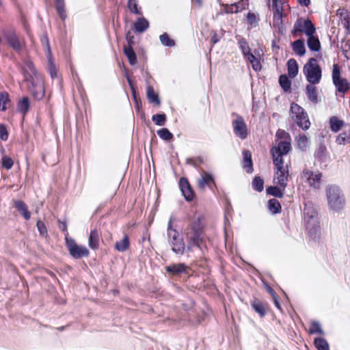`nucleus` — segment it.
Masks as SVG:
<instances>
[{
  "mask_svg": "<svg viewBox=\"0 0 350 350\" xmlns=\"http://www.w3.org/2000/svg\"><path fill=\"white\" fill-rule=\"evenodd\" d=\"M276 137L278 140L271 150L275 165L273 182L283 189H285L287 185L288 168L287 165H284L282 157L291 150L290 137L287 133L282 130L276 133Z\"/></svg>",
  "mask_w": 350,
  "mask_h": 350,
  "instance_id": "nucleus-1",
  "label": "nucleus"
},
{
  "mask_svg": "<svg viewBox=\"0 0 350 350\" xmlns=\"http://www.w3.org/2000/svg\"><path fill=\"white\" fill-rule=\"evenodd\" d=\"M23 72L29 91L35 98L42 99L44 96L43 78L37 72L32 62L27 60L24 62Z\"/></svg>",
  "mask_w": 350,
  "mask_h": 350,
  "instance_id": "nucleus-2",
  "label": "nucleus"
},
{
  "mask_svg": "<svg viewBox=\"0 0 350 350\" xmlns=\"http://www.w3.org/2000/svg\"><path fill=\"white\" fill-rule=\"evenodd\" d=\"M327 205L334 212H340L345 206L346 200L344 193L339 187L328 185L325 189Z\"/></svg>",
  "mask_w": 350,
  "mask_h": 350,
  "instance_id": "nucleus-3",
  "label": "nucleus"
},
{
  "mask_svg": "<svg viewBox=\"0 0 350 350\" xmlns=\"http://www.w3.org/2000/svg\"><path fill=\"white\" fill-rule=\"evenodd\" d=\"M303 72L309 83L317 84L321 79V69L314 58H310L304 65Z\"/></svg>",
  "mask_w": 350,
  "mask_h": 350,
  "instance_id": "nucleus-4",
  "label": "nucleus"
},
{
  "mask_svg": "<svg viewBox=\"0 0 350 350\" xmlns=\"http://www.w3.org/2000/svg\"><path fill=\"white\" fill-rule=\"evenodd\" d=\"M290 117L303 129L307 130L310 126L308 116L305 110L299 105L293 103L290 109Z\"/></svg>",
  "mask_w": 350,
  "mask_h": 350,
  "instance_id": "nucleus-5",
  "label": "nucleus"
},
{
  "mask_svg": "<svg viewBox=\"0 0 350 350\" xmlns=\"http://www.w3.org/2000/svg\"><path fill=\"white\" fill-rule=\"evenodd\" d=\"M66 245L70 256L75 259L87 257L89 255V251L85 246L79 245L72 238L66 237L65 238Z\"/></svg>",
  "mask_w": 350,
  "mask_h": 350,
  "instance_id": "nucleus-6",
  "label": "nucleus"
},
{
  "mask_svg": "<svg viewBox=\"0 0 350 350\" xmlns=\"http://www.w3.org/2000/svg\"><path fill=\"white\" fill-rule=\"evenodd\" d=\"M332 77L333 83L338 92L345 93L349 89V83L345 79L342 77L338 65H334Z\"/></svg>",
  "mask_w": 350,
  "mask_h": 350,
  "instance_id": "nucleus-7",
  "label": "nucleus"
},
{
  "mask_svg": "<svg viewBox=\"0 0 350 350\" xmlns=\"http://www.w3.org/2000/svg\"><path fill=\"white\" fill-rule=\"evenodd\" d=\"M315 31L316 29L311 21L306 18H299L294 25L293 33L296 35L297 32H302L308 36L314 34Z\"/></svg>",
  "mask_w": 350,
  "mask_h": 350,
  "instance_id": "nucleus-8",
  "label": "nucleus"
},
{
  "mask_svg": "<svg viewBox=\"0 0 350 350\" xmlns=\"http://www.w3.org/2000/svg\"><path fill=\"white\" fill-rule=\"evenodd\" d=\"M5 38L10 46L17 53L21 52L24 43L21 41L14 31H8L3 32Z\"/></svg>",
  "mask_w": 350,
  "mask_h": 350,
  "instance_id": "nucleus-9",
  "label": "nucleus"
},
{
  "mask_svg": "<svg viewBox=\"0 0 350 350\" xmlns=\"http://www.w3.org/2000/svg\"><path fill=\"white\" fill-rule=\"evenodd\" d=\"M169 236L171 239V243L172 245V250L178 254L183 252L185 250V245L183 242V239L180 237L179 234L174 230H169Z\"/></svg>",
  "mask_w": 350,
  "mask_h": 350,
  "instance_id": "nucleus-10",
  "label": "nucleus"
},
{
  "mask_svg": "<svg viewBox=\"0 0 350 350\" xmlns=\"http://www.w3.org/2000/svg\"><path fill=\"white\" fill-rule=\"evenodd\" d=\"M232 126L235 134L241 139H245L247 136V129L243 119L238 117L232 122Z\"/></svg>",
  "mask_w": 350,
  "mask_h": 350,
  "instance_id": "nucleus-11",
  "label": "nucleus"
},
{
  "mask_svg": "<svg viewBox=\"0 0 350 350\" xmlns=\"http://www.w3.org/2000/svg\"><path fill=\"white\" fill-rule=\"evenodd\" d=\"M303 178L313 188L317 189L320 186L321 174L309 170L304 172Z\"/></svg>",
  "mask_w": 350,
  "mask_h": 350,
  "instance_id": "nucleus-12",
  "label": "nucleus"
},
{
  "mask_svg": "<svg viewBox=\"0 0 350 350\" xmlns=\"http://www.w3.org/2000/svg\"><path fill=\"white\" fill-rule=\"evenodd\" d=\"M180 187L185 199L187 200H191L194 194L187 180L185 178H181L180 180Z\"/></svg>",
  "mask_w": 350,
  "mask_h": 350,
  "instance_id": "nucleus-13",
  "label": "nucleus"
},
{
  "mask_svg": "<svg viewBox=\"0 0 350 350\" xmlns=\"http://www.w3.org/2000/svg\"><path fill=\"white\" fill-rule=\"evenodd\" d=\"M14 204L15 208L26 220H29L31 218V213L28 210V206L23 201L15 200Z\"/></svg>",
  "mask_w": 350,
  "mask_h": 350,
  "instance_id": "nucleus-14",
  "label": "nucleus"
},
{
  "mask_svg": "<svg viewBox=\"0 0 350 350\" xmlns=\"http://www.w3.org/2000/svg\"><path fill=\"white\" fill-rule=\"evenodd\" d=\"M307 44L309 49L313 51H319L321 49V43L317 36L314 34L308 36Z\"/></svg>",
  "mask_w": 350,
  "mask_h": 350,
  "instance_id": "nucleus-15",
  "label": "nucleus"
},
{
  "mask_svg": "<svg viewBox=\"0 0 350 350\" xmlns=\"http://www.w3.org/2000/svg\"><path fill=\"white\" fill-rule=\"evenodd\" d=\"M213 182V177L206 172H202L200 177L198 180V185L200 189H204L206 185H208Z\"/></svg>",
  "mask_w": 350,
  "mask_h": 350,
  "instance_id": "nucleus-16",
  "label": "nucleus"
},
{
  "mask_svg": "<svg viewBox=\"0 0 350 350\" xmlns=\"http://www.w3.org/2000/svg\"><path fill=\"white\" fill-rule=\"evenodd\" d=\"M287 68L288 76L291 78H295L299 72V66L297 62L294 59H290L287 62Z\"/></svg>",
  "mask_w": 350,
  "mask_h": 350,
  "instance_id": "nucleus-17",
  "label": "nucleus"
},
{
  "mask_svg": "<svg viewBox=\"0 0 350 350\" xmlns=\"http://www.w3.org/2000/svg\"><path fill=\"white\" fill-rule=\"evenodd\" d=\"M99 234L96 230H92L89 237L88 243L92 249H96L98 246Z\"/></svg>",
  "mask_w": 350,
  "mask_h": 350,
  "instance_id": "nucleus-18",
  "label": "nucleus"
},
{
  "mask_svg": "<svg viewBox=\"0 0 350 350\" xmlns=\"http://www.w3.org/2000/svg\"><path fill=\"white\" fill-rule=\"evenodd\" d=\"M312 85H307L306 92L309 100L313 103H317L318 101L317 91V88Z\"/></svg>",
  "mask_w": 350,
  "mask_h": 350,
  "instance_id": "nucleus-19",
  "label": "nucleus"
},
{
  "mask_svg": "<svg viewBox=\"0 0 350 350\" xmlns=\"http://www.w3.org/2000/svg\"><path fill=\"white\" fill-rule=\"evenodd\" d=\"M129 247V240L127 236L124 235L120 241L115 244V248L118 252H124Z\"/></svg>",
  "mask_w": 350,
  "mask_h": 350,
  "instance_id": "nucleus-20",
  "label": "nucleus"
},
{
  "mask_svg": "<svg viewBox=\"0 0 350 350\" xmlns=\"http://www.w3.org/2000/svg\"><path fill=\"white\" fill-rule=\"evenodd\" d=\"M292 46L293 51L297 55L302 56L306 53V48L303 40H297L293 43Z\"/></svg>",
  "mask_w": 350,
  "mask_h": 350,
  "instance_id": "nucleus-21",
  "label": "nucleus"
},
{
  "mask_svg": "<svg viewBox=\"0 0 350 350\" xmlns=\"http://www.w3.org/2000/svg\"><path fill=\"white\" fill-rule=\"evenodd\" d=\"M329 124L332 131L336 133L344 126V122L336 117H332L329 120Z\"/></svg>",
  "mask_w": 350,
  "mask_h": 350,
  "instance_id": "nucleus-22",
  "label": "nucleus"
},
{
  "mask_svg": "<svg viewBox=\"0 0 350 350\" xmlns=\"http://www.w3.org/2000/svg\"><path fill=\"white\" fill-rule=\"evenodd\" d=\"M186 267L183 264L172 265L166 267V271L172 274L176 275L185 271Z\"/></svg>",
  "mask_w": 350,
  "mask_h": 350,
  "instance_id": "nucleus-23",
  "label": "nucleus"
},
{
  "mask_svg": "<svg viewBox=\"0 0 350 350\" xmlns=\"http://www.w3.org/2000/svg\"><path fill=\"white\" fill-rule=\"evenodd\" d=\"M244 163L243 167L247 172H252V154L249 151H245L243 152Z\"/></svg>",
  "mask_w": 350,
  "mask_h": 350,
  "instance_id": "nucleus-24",
  "label": "nucleus"
},
{
  "mask_svg": "<svg viewBox=\"0 0 350 350\" xmlns=\"http://www.w3.org/2000/svg\"><path fill=\"white\" fill-rule=\"evenodd\" d=\"M199 236V232L193 229H190L186 232L187 239L192 243L193 245L198 244Z\"/></svg>",
  "mask_w": 350,
  "mask_h": 350,
  "instance_id": "nucleus-25",
  "label": "nucleus"
},
{
  "mask_svg": "<svg viewBox=\"0 0 350 350\" xmlns=\"http://www.w3.org/2000/svg\"><path fill=\"white\" fill-rule=\"evenodd\" d=\"M46 57H47V60H48V66H47L48 71H49L51 78H55L57 77V71L55 65L53 62V60L52 58V55H51L50 56H46Z\"/></svg>",
  "mask_w": 350,
  "mask_h": 350,
  "instance_id": "nucleus-26",
  "label": "nucleus"
},
{
  "mask_svg": "<svg viewBox=\"0 0 350 350\" xmlns=\"http://www.w3.org/2000/svg\"><path fill=\"white\" fill-rule=\"evenodd\" d=\"M10 100L9 98V95L7 92H1L0 93V110L5 111L8 108V105H9Z\"/></svg>",
  "mask_w": 350,
  "mask_h": 350,
  "instance_id": "nucleus-27",
  "label": "nucleus"
},
{
  "mask_svg": "<svg viewBox=\"0 0 350 350\" xmlns=\"http://www.w3.org/2000/svg\"><path fill=\"white\" fill-rule=\"evenodd\" d=\"M17 107L19 111L25 114L28 111L29 107V98L27 97H24L18 102Z\"/></svg>",
  "mask_w": 350,
  "mask_h": 350,
  "instance_id": "nucleus-28",
  "label": "nucleus"
},
{
  "mask_svg": "<svg viewBox=\"0 0 350 350\" xmlns=\"http://www.w3.org/2000/svg\"><path fill=\"white\" fill-rule=\"evenodd\" d=\"M148 22L144 18L138 19L135 23V28L137 31L142 32L148 27Z\"/></svg>",
  "mask_w": 350,
  "mask_h": 350,
  "instance_id": "nucleus-29",
  "label": "nucleus"
},
{
  "mask_svg": "<svg viewBox=\"0 0 350 350\" xmlns=\"http://www.w3.org/2000/svg\"><path fill=\"white\" fill-rule=\"evenodd\" d=\"M268 208L272 213L275 214L280 211L281 206L277 200L271 199L268 201Z\"/></svg>",
  "mask_w": 350,
  "mask_h": 350,
  "instance_id": "nucleus-30",
  "label": "nucleus"
},
{
  "mask_svg": "<svg viewBox=\"0 0 350 350\" xmlns=\"http://www.w3.org/2000/svg\"><path fill=\"white\" fill-rule=\"evenodd\" d=\"M147 96L149 100L152 103H155L157 105L160 104L159 99L158 98L157 94L154 92L153 88L150 86H148L147 88Z\"/></svg>",
  "mask_w": 350,
  "mask_h": 350,
  "instance_id": "nucleus-31",
  "label": "nucleus"
},
{
  "mask_svg": "<svg viewBox=\"0 0 350 350\" xmlns=\"http://www.w3.org/2000/svg\"><path fill=\"white\" fill-rule=\"evenodd\" d=\"M124 53L126 55L129 62L131 64L134 65L137 62L136 55L135 52L131 47H126L124 49Z\"/></svg>",
  "mask_w": 350,
  "mask_h": 350,
  "instance_id": "nucleus-32",
  "label": "nucleus"
},
{
  "mask_svg": "<svg viewBox=\"0 0 350 350\" xmlns=\"http://www.w3.org/2000/svg\"><path fill=\"white\" fill-rule=\"evenodd\" d=\"M279 83L284 91L290 90L291 83L286 75H281L279 79Z\"/></svg>",
  "mask_w": 350,
  "mask_h": 350,
  "instance_id": "nucleus-33",
  "label": "nucleus"
},
{
  "mask_svg": "<svg viewBox=\"0 0 350 350\" xmlns=\"http://www.w3.org/2000/svg\"><path fill=\"white\" fill-rule=\"evenodd\" d=\"M283 188L280 189L277 187H269L267 189V192L273 196L282 198L284 194Z\"/></svg>",
  "mask_w": 350,
  "mask_h": 350,
  "instance_id": "nucleus-34",
  "label": "nucleus"
},
{
  "mask_svg": "<svg viewBox=\"0 0 350 350\" xmlns=\"http://www.w3.org/2000/svg\"><path fill=\"white\" fill-rule=\"evenodd\" d=\"M314 345L319 350H329L328 343L322 338H316L314 340Z\"/></svg>",
  "mask_w": 350,
  "mask_h": 350,
  "instance_id": "nucleus-35",
  "label": "nucleus"
},
{
  "mask_svg": "<svg viewBox=\"0 0 350 350\" xmlns=\"http://www.w3.org/2000/svg\"><path fill=\"white\" fill-rule=\"evenodd\" d=\"M56 7L57 11L60 16V18L63 20L66 18V14L64 11V0H56Z\"/></svg>",
  "mask_w": 350,
  "mask_h": 350,
  "instance_id": "nucleus-36",
  "label": "nucleus"
},
{
  "mask_svg": "<svg viewBox=\"0 0 350 350\" xmlns=\"http://www.w3.org/2000/svg\"><path fill=\"white\" fill-rule=\"evenodd\" d=\"M41 42H42L43 47L46 50V55L50 56L51 55H52L50 45H49V41L47 36L45 35L42 36L41 38Z\"/></svg>",
  "mask_w": 350,
  "mask_h": 350,
  "instance_id": "nucleus-37",
  "label": "nucleus"
},
{
  "mask_svg": "<svg viewBox=\"0 0 350 350\" xmlns=\"http://www.w3.org/2000/svg\"><path fill=\"white\" fill-rule=\"evenodd\" d=\"M36 226L38 228V230L40 232V234L42 237H46L48 235L47 229L44 224L41 220H38L36 224Z\"/></svg>",
  "mask_w": 350,
  "mask_h": 350,
  "instance_id": "nucleus-38",
  "label": "nucleus"
},
{
  "mask_svg": "<svg viewBox=\"0 0 350 350\" xmlns=\"http://www.w3.org/2000/svg\"><path fill=\"white\" fill-rule=\"evenodd\" d=\"M157 133L161 138L165 140H170L173 137L172 134L167 129H162L158 131Z\"/></svg>",
  "mask_w": 350,
  "mask_h": 350,
  "instance_id": "nucleus-39",
  "label": "nucleus"
},
{
  "mask_svg": "<svg viewBox=\"0 0 350 350\" xmlns=\"http://www.w3.org/2000/svg\"><path fill=\"white\" fill-rule=\"evenodd\" d=\"M152 120L157 125L163 126L165 122V116L164 114H157L153 116Z\"/></svg>",
  "mask_w": 350,
  "mask_h": 350,
  "instance_id": "nucleus-40",
  "label": "nucleus"
},
{
  "mask_svg": "<svg viewBox=\"0 0 350 350\" xmlns=\"http://www.w3.org/2000/svg\"><path fill=\"white\" fill-rule=\"evenodd\" d=\"M243 52L245 57L247 58V59L250 62V64L252 63V62H253L252 60H255L258 57H260L259 53L258 55H254L253 53H251L248 49H246L245 48H243Z\"/></svg>",
  "mask_w": 350,
  "mask_h": 350,
  "instance_id": "nucleus-41",
  "label": "nucleus"
},
{
  "mask_svg": "<svg viewBox=\"0 0 350 350\" xmlns=\"http://www.w3.org/2000/svg\"><path fill=\"white\" fill-rule=\"evenodd\" d=\"M310 333L323 334V331L322 330L320 325L318 323L314 322L311 324L310 327Z\"/></svg>",
  "mask_w": 350,
  "mask_h": 350,
  "instance_id": "nucleus-42",
  "label": "nucleus"
},
{
  "mask_svg": "<svg viewBox=\"0 0 350 350\" xmlns=\"http://www.w3.org/2000/svg\"><path fill=\"white\" fill-rule=\"evenodd\" d=\"M253 187L256 190L261 191L263 189V180L259 177H256L253 181Z\"/></svg>",
  "mask_w": 350,
  "mask_h": 350,
  "instance_id": "nucleus-43",
  "label": "nucleus"
},
{
  "mask_svg": "<svg viewBox=\"0 0 350 350\" xmlns=\"http://www.w3.org/2000/svg\"><path fill=\"white\" fill-rule=\"evenodd\" d=\"M13 161L10 157L7 156H4L2 158V165L5 167L7 170H10L12 168L13 165Z\"/></svg>",
  "mask_w": 350,
  "mask_h": 350,
  "instance_id": "nucleus-44",
  "label": "nucleus"
},
{
  "mask_svg": "<svg viewBox=\"0 0 350 350\" xmlns=\"http://www.w3.org/2000/svg\"><path fill=\"white\" fill-rule=\"evenodd\" d=\"M160 40L163 45L171 46L174 44V41L170 40L168 36L165 33L160 36Z\"/></svg>",
  "mask_w": 350,
  "mask_h": 350,
  "instance_id": "nucleus-45",
  "label": "nucleus"
},
{
  "mask_svg": "<svg viewBox=\"0 0 350 350\" xmlns=\"http://www.w3.org/2000/svg\"><path fill=\"white\" fill-rule=\"evenodd\" d=\"M347 141L348 138L345 133H342L340 135H338L336 139V142L338 145H345Z\"/></svg>",
  "mask_w": 350,
  "mask_h": 350,
  "instance_id": "nucleus-46",
  "label": "nucleus"
},
{
  "mask_svg": "<svg viewBox=\"0 0 350 350\" xmlns=\"http://www.w3.org/2000/svg\"><path fill=\"white\" fill-rule=\"evenodd\" d=\"M0 138L3 141H6L8 138V133L4 124H0Z\"/></svg>",
  "mask_w": 350,
  "mask_h": 350,
  "instance_id": "nucleus-47",
  "label": "nucleus"
},
{
  "mask_svg": "<svg viewBox=\"0 0 350 350\" xmlns=\"http://www.w3.org/2000/svg\"><path fill=\"white\" fill-rule=\"evenodd\" d=\"M128 7L132 12L135 14L139 13L135 0H129Z\"/></svg>",
  "mask_w": 350,
  "mask_h": 350,
  "instance_id": "nucleus-48",
  "label": "nucleus"
},
{
  "mask_svg": "<svg viewBox=\"0 0 350 350\" xmlns=\"http://www.w3.org/2000/svg\"><path fill=\"white\" fill-rule=\"evenodd\" d=\"M297 142L299 146L303 148L307 146L308 140L306 136L299 135Z\"/></svg>",
  "mask_w": 350,
  "mask_h": 350,
  "instance_id": "nucleus-49",
  "label": "nucleus"
},
{
  "mask_svg": "<svg viewBox=\"0 0 350 350\" xmlns=\"http://www.w3.org/2000/svg\"><path fill=\"white\" fill-rule=\"evenodd\" d=\"M252 61L253 62H252V63H251V64H252L253 69L255 70L256 71L260 70L261 68V65L260 63V57H258L255 60H252Z\"/></svg>",
  "mask_w": 350,
  "mask_h": 350,
  "instance_id": "nucleus-50",
  "label": "nucleus"
},
{
  "mask_svg": "<svg viewBox=\"0 0 350 350\" xmlns=\"http://www.w3.org/2000/svg\"><path fill=\"white\" fill-rule=\"evenodd\" d=\"M254 308L256 312H258L261 315H263L265 313V310L263 307L259 304H254L253 305Z\"/></svg>",
  "mask_w": 350,
  "mask_h": 350,
  "instance_id": "nucleus-51",
  "label": "nucleus"
},
{
  "mask_svg": "<svg viewBox=\"0 0 350 350\" xmlns=\"http://www.w3.org/2000/svg\"><path fill=\"white\" fill-rule=\"evenodd\" d=\"M248 20L250 21V23L252 25L253 23H256V16L254 14H248Z\"/></svg>",
  "mask_w": 350,
  "mask_h": 350,
  "instance_id": "nucleus-52",
  "label": "nucleus"
},
{
  "mask_svg": "<svg viewBox=\"0 0 350 350\" xmlns=\"http://www.w3.org/2000/svg\"><path fill=\"white\" fill-rule=\"evenodd\" d=\"M59 228L62 229V230L64 232H66V237H67V226L66 223H62V225L59 226Z\"/></svg>",
  "mask_w": 350,
  "mask_h": 350,
  "instance_id": "nucleus-53",
  "label": "nucleus"
},
{
  "mask_svg": "<svg viewBox=\"0 0 350 350\" xmlns=\"http://www.w3.org/2000/svg\"><path fill=\"white\" fill-rule=\"evenodd\" d=\"M298 1L301 4L304 5H307L310 3V0H298Z\"/></svg>",
  "mask_w": 350,
  "mask_h": 350,
  "instance_id": "nucleus-54",
  "label": "nucleus"
},
{
  "mask_svg": "<svg viewBox=\"0 0 350 350\" xmlns=\"http://www.w3.org/2000/svg\"><path fill=\"white\" fill-rule=\"evenodd\" d=\"M268 291L273 295H274V293L273 292V291L270 288H268Z\"/></svg>",
  "mask_w": 350,
  "mask_h": 350,
  "instance_id": "nucleus-55",
  "label": "nucleus"
},
{
  "mask_svg": "<svg viewBox=\"0 0 350 350\" xmlns=\"http://www.w3.org/2000/svg\"><path fill=\"white\" fill-rule=\"evenodd\" d=\"M275 305L277 306V307L279 308V304H278V301L276 299H275Z\"/></svg>",
  "mask_w": 350,
  "mask_h": 350,
  "instance_id": "nucleus-56",
  "label": "nucleus"
},
{
  "mask_svg": "<svg viewBox=\"0 0 350 350\" xmlns=\"http://www.w3.org/2000/svg\"><path fill=\"white\" fill-rule=\"evenodd\" d=\"M59 330H63L64 329V327H59Z\"/></svg>",
  "mask_w": 350,
  "mask_h": 350,
  "instance_id": "nucleus-57",
  "label": "nucleus"
},
{
  "mask_svg": "<svg viewBox=\"0 0 350 350\" xmlns=\"http://www.w3.org/2000/svg\"><path fill=\"white\" fill-rule=\"evenodd\" d=\"M198 3L200 4L201 3V0H197Z\"/></svg>",
  "mask_w": 350,
  "mask_h": 350,
  "instance_id": "nucleus-58",
  "label": "nucleus"
}]
</instances>
